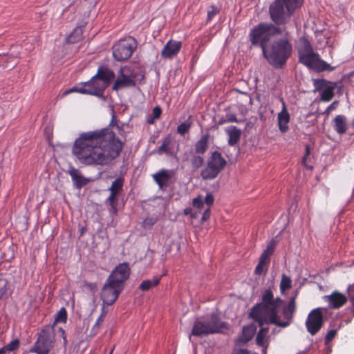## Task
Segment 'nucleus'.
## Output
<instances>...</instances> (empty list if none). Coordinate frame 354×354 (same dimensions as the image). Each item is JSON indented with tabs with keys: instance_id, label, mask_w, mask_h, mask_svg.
I'll list each match as a JSON object with an SVG mask.
<instances>
[{
	"instance_id": "47",
	"label": "nucleus",
	"mask_w": 354,
	"mask_h": 354,
	"mask_svg": "<svg viewBox=\"0 0 354 354\" xmlns=\"http://www.w3.org/2000/svg\"><path fill=\"white\" fill-rule=\"evenodd\" d=\"M266 265L267 264L264 263L259 261L254 270L255 274L259 275L261 274L263 272V267L266 266Z\"/></svg>"
},
{
	"instance_id": "61",
	"label": "nucleus",
	"mask_w": 354,
	"mask_h": 354,
	"mask_svg": "<svg viewBox=\"0 0 354 354\" xmlns=\"http://www.w3.org/2000/svg\"><path fill=\"white\" fill-rule=\"evenodd\" d=\"M352 125L354 127V120L352 121Z\"/></svg>"
},
{
	"instance_id": "23",
	"label": "nucleus",
	"mask_w": 354,
	"mask_h": 354,
	"mask_svg": "<svg viewBox=\"0 0 354 354\" xmlns=\"http://www.w3.org/2000/svg\"><path fill=\"white\" fill-rule=\"evenodd\" d=\"M134 77H130L122 74L121 77H118L115 81L113 89L118 90L121 88L134 87L136 85V81L133 79Z\"/></svg>"
},
{
	"instance_id": "16",
	"label": "nucleus",
	"mask_w": 354,
	"mask_h": 354,
	"mask_svg": "<svg viewBox=\"0 0 354 354\" xmlns=\"http://www.w3.org/2000/svg\"><path fill=\"white\" fill-rule=\"evenodd\" d=\"M183 161L188 162L190 164L192 171H196L204 165L205 159L203 156L189 150L183 153Z\"/></svg>"
},
{
	"instance_id": "48",
	"label": "nucleus",
	"mask_w": 354,
	"mask_h": 354,
	"mask_svg": "<svg viewBox=\"0 0 354 354\" xmlns=\"http://www.w3.org/2000/svg\"><path fill=\"white\" fill-rule=\"evenodd\" d=\"M6 281L4 280H0V299L6 292Z\"/></svg>"
},
{
	"instance_id": "6",
	"label": "nucleus",
	"mask_w": 354,
	"mask_h": 354,
	"mask_svg": "<svg viewBox=\"0 0 354 354\" xmlns=\"http://www.w3.org/2000/svg\"><path fill=\"white\" fill-rule=\"evenodd\" d=\"M227 324L222 322L217 313H213L209 317L197 319L194 324L192 335L203 337L209 334L218 333L227 328Z\"/></svg>"
},
{
	"instance_id": "52",
	"label": "nucleus",
	"mask_w": 354,
	"mask_h": 354,
	"mask_svg": "<svg viewBox=\"0 0 354 354\" xmlns=\"http://www.w3.org/2000/svg\"><path fill=\"white\" fill-rule=\"evenodd\" d=\"M232 354H250V351L245 348L234 349Z\"/></svg>"
},
{
	"instance_id": "22",
	"label": "nucleus",
	"mask_w": 354,
	"mask_h": 354,
	"mask_svg": "<svg viewBox=\"0 0 354 354\" xmlns=\"http://www.w3.org/2000/svg\"><path fill=\"white\" fill-rule=\"evenodd\" d=\"M210 135L206 133L203 135L194 145L189 151L203 156L208 149V142Z\"/></svg>"
},
{
	"instance_id": "54",
	"label": "nucleus",
	"mask_w": 354,
	"mask_h": 354,
	"mask_svg": "<svg viewBox=\"0 0 354 354\" xmlns=\"http://www.w3.org/2000/svg\"><path fill=\"white\" fill-rule=\"evenodd\" d=\"M59 332L61 333L62 337L63 338L64 340V345L66 347L67 345V340L65 330L62 328H59Z\"/></svg>"
},
{
	"instance_id": "3",
	"label": "nucleus",
	"mask_w": 354,
	"mask_h": 354,
	"mask_svg": "<svg viewBox=\"0 0 354 354\" xmlns=\"http://www.w3.org/2000/svg\"><path fill=\"white\" fill-rule=\"evenodd\" d=\"M292 45L286 38L274 41L263 49V55L268 63L277 68H281L290 56Z\"/></svg>"
},
{
	"instance_id": "46",
	"label": "nucleus",
	"mask_w": 354,
	"mask_h": 354,
	"mask_svg": "<svg viewBox=\"0 0 354 354\" xmlns=\"http://www.w3.org/2000/svg\"><path fill=\"white\" fill-rule=\"evenodd\" d=\"M204 203H205L209 207L214 203V196L211 193H208L205 198H203Z\"/></svg>"
},
{
	"instance_id": "7",
	"label": "nucleus",
	"mask_w": 354,
	"mask_h": 354,
	"mask_svg": "<svg viewBox=\"0 0 354 354\" xmlns=\"http://www.w3.org/2000/svg\"><path fill=\"white\" fill-rule=\"evenodd\" d=\"M100 74H96L92 79L83 83L82 86H74L65 91L62 96H65L72 92H78L83 94L95 95L99 97H103L104 91L108 87L107 82H104L99 77Z\"/></svg>"
},
{
	"instance_id": "25",
	"label": "nucleus",
	"mask_w": 354,
	"mask_h": 354,
	"mask_svg": "<svg viewBox=\"0 0 354 354\" xmlns=\"http://www.w3.org/2000/svg\"><path fill=\"white\" fill-rule=\"evenodd\" d=\"M229 136L228 144L230 146L236 145L241 139V131L235 126H230L226 129Z\"/></svg>"
},
{
	"instance_id": "40",
	"label": "nucleus",
	"mask_w": 354,
	"mask_h": 354,
	"mask_svg": "<svg viewBox=\"0 0 354 354\" xmlns=\"http://www.w3.org/2000/svg\"><path fill=\"white\" fill-rule=\"evenodd\" d=\"M67 319V313L64 308H62L55 317L56 322H65Z\"/></svg>"
},
{
	"instance_id": "42",
	"label": "nucleus",
	"mask_w": 354,
	"mask_h": 354,
	"mask_svg": "<svg viewBox=\"0 0 354 354\" xmlns=\"http://www.w3.org/2000/svg\"><path fill=\"white\" fill-rule=\"evenodd\" d=\"M218 9L214 6H212L210 10L207 12V21H210L218 13Z\"/></svg>"
},
{
	"instance_id": "38",
	"label": "nucleus",
	"mask_w": 354,
	"mask_h": 354,
	"mask_svg": "<svg viewBox=\"0 0 354 354\" xmlns=\"http://www.w3.org/2000/svg\"><path fill=\"white\" fill-rule=\"evenodd\" d=\"M162 110L160 106H157L153 109L152 114L149 115L147 122L149 124H153L154 120L158 119L160 117Z\"/></svg>"
},
{
	"instance_id": "53",
	"label": "nucleus",
	"mask_w": 354,
	"mask_h": 354,
	"mask_svg": "<svg viewBox=\"0 0 354 354\" xmlns=\"http://www.w3.org/2000/svg\"><path fill=\"white\" fill-rule=\"evenodd\" d=\"M209 216H210V209H209V207H208L207 209L205 210V212L203 214L202 221H207V219H209Z\"/></svg>"
},
{
	"instance_id": "4",
	"label": "nucleus",
	"mask_w": 354,
	"mask_h": 354,
	"mask_svg": "<svg viewBox=\"0 0 354 354\" xmlns=\"http://www.w3.org/2000/svg\"><path fill=\"white\" fill-rule=\"evenodd\" d=\"M303 4V0H274L269 7L272 21L276 25L288 23L295 10Z\"/></svg>"
},
{
	"instance_id": "55",
	"label": "nucleus",
	"mask_w": 354,
	"mask_h": 354,
	"mask_svg": "<svg viewBox=\"0 0 354 354\" xmlns=\"http://www.w3.org/2000/svg\"><path fill=\"white\" fill-rule=\"evenodd\" d=\"M227 118L225 122H237L236 117L234 114L227 115Z\"/></svg>"
},
{
	"instance_id": "1",
	"label": "nucleus",
	"mask_w": 354,
	"mask_h": 354,
	"mask_svg": "<svg viewBox=\"0 0 354 354\" xmlns=\"http://www.w3.org/2000/svg\"><path fill=\"white\" fill-rule=\"evenodd\" d=\"M111 126L118 127L114 115L109 127L79 135L73 145L72 154L80 163L86 166H105L120 156L122 143Z\"/></svg>"
},
{
	"instance_id": "8",
	"label": "nucleus",
	"mask_w": 354,
	"mask_h": 354,
	"mask_svg": "<svg viewBox=\"0 0 354 354\" xmlns=\"http://www.w3.org/2000/svg\"><path fill=\"white\" fill-rule=\"evenodd\" d=\"M53 326H45L38 334V337L30 352L37 354H48L53 348L55 342Z\"/></svg>"
},
{
	"instance_id": "58",
	"label": "nucleus",
	"mask_w": 354,
	"mask_h": 354,
	"mask_svg": "<svg viewBox=\"0 0 354 354\" xmlns=\"http://www.w3.org/2000/svg\"><path fill=\"white\" fill-rule=\"evenodd\" d=\"M306 328H307L308 331L310 332V314H308V317L306 318Z\"/></svg>"
},
{
	"instance_id": "57",
	"label": "nucleus",
	"mask_w": 354,
	"mask_h": 354,
	"mask_svg": "<svg viewBox=\"0 0 354 354\" xmlns=\"http://www.w3.org/2000/svg\"><path fill=\"white\" fill-rule=\"evenodd\" d=\"M184 214H185V215H190L193 218L196 217V214H192V209L190 207L185 208L184 209Z\"/></svg>"
},
{
	"instance_id": "19",
	"label": "nucleus",
	"mask_w": 354,
	"mask_h": 354,
	"mask_svg": "<svg viewBox=\"0 0 354 354\" xmlns=\"http://www.w3.org/2000/svg\"><path fill=\"white\" fill-rule=\"evenodd\" d=\"M181 46L180 41L170 40L163 47L161 56L165 59H171L179 53Z\"/></svg>"
},
{
	"instance_id": "26",
	"label": "nucleus",
	"mask_w": 354,
	"mask_h": 354,
	"mask_svg": "<svg viewBox=\"0 0 354 354\" xmlns=\"http://www.w3.org/2000/svg\"><path fill=\"white\" fill-rule=\"evenodd\" d=\"M156 152L160 155L162 153H165L169 156L173 155V144L169 136L163 139L161 145L157 149Z\"/></svg>"
},
{
	"instance_id": "10",
	"label": "nucleus",
	"mask_w": 354,
	"mask_h": 354,
	"mask_svg": "<svg viewBox=\"0 0 354 354\" xmlns=\"http://www.w3.org/2000/svg\"><path fill=\"white\" fill-rule=\"evenodd\" d=\"M136 48V40L131 37H129L120 40L113 46V55L119 62L126 61L130 58Z\"/></svg>"
},
{
	"instance_id": "24",
	"label": "nucleus",
	"mask_w": 354,
	"mask_h": 354,
	"mask_svg": "<svg viewBox=\"0 0 354 354\" xmlns=\"http://www.w3.org/2000/svg\"><path fill=\"white\" fill-rule=\"evenodd\" d=\"M283 104V109L278 114V124L280 131L282 133H285L288 130V124L290 121V115L287 111L285 102L281 100Z\"/></svg>"
},
{
	"instance_id": "34",
	"label": "nucleus",
	"mask_w": 354,
	"mask_h": 354,
	"mask_svg": "<svg viewBox=\"0 0 354 354\" xmlns=\"http://www.w3.org/2000/svg\"><path fill=\"white\" fill-rule=\"evenodd\" d=\"M333 82L327 81L324 79H316L313 80V86L315 87L314 91L321 92L325 89L328 85H330Z\"/></svg>"
},
{
	"instance_id": "43",
	"label": "nucleus",
	"mask_w": 354,
	"mask_h": 354,
	"mask_svg": "<svg viewBox=\"0 0 354 354\" xmlns=\"http://www.w3.org/2000/svg\"><path fill=\"white\" fill-rule=\"evenodd\" d=\"M347 291L348 297L352 304L354 306V283L348 287Z\"/></svg>"
},
{
	"instance_id": "28",
	"label": "nucleus",
	"mask_w": 354,
	"mask_h": 354,
	"mask_svg": "<svg viewBox=\"0 0 354 354\" xmlns=\"http://www.w3.org/2000/svg\"><path fill=\"white\" fill-rule=\"evenodd\" d=\"M83 26L76 27L66 38L67 43L75 44L81 41L83 38Z\"/></svg>"
},
{
	"instance_id": "41",
	"label": "nucleus",
	"mask_w": 354,
	"mask_h": 354,
	"mask_svg": "<svg viewBox=\"0 0 354 354\" xmlns=\"http://www.w3.org/2000/svg\"><path fill=\"white\" fill-rule=\"evenodd\" d=\"M193 205L198 209H202L204 205L203 198L201 196L195 198L193 200Z\"/></svg>"
},
{
	"instance_id": "17",
	"label": "nucleus",
	"mask_w": 354,
	"mask_h": 354,
	"mask_svg": "<svg viewBox=\"0 0 354 354\" xmlns=\"http://www.w3.org/2000/svg\"><path fill=\"white\" fill-rule=\"evenodd\" d=\"M174 175L173 170L162 169L153 175L154 181L158 185L159 189L165 190L169 185L170 180Z\"/></svg>"
},
{
	"instance_id": "31",
	"label": "nucleus",
	"mask_w": 354,
	"mask_h": 354,
	"mask_svg": "<svg viewBox=\"0 0 354 354\" xmlns=\"http://www.w3.org/2000/svg\"><path fill=\"white\" fill-rule=\"evenodd\" d=\"M160 277H154L153 279L144 280L140 283L139 289L142 291H147L152 287L156 286L160 283Z\"/></svg>"
},
{
	"instance_id": "49",
	"label": "nucleus",
	"mask_w": 354,
	"mask_h": 354,
	"mask_svg": "<svg viewBox=\"0 0 354 354\" xmlns=\"http://www.w3.org/2000/svg\"><path fill=\"white\" fill-rule=\"evenodd\" d=\"M275 246H276V243L274 241H272L266 247V249L265 250V251L268 253V254H270L271 255L272 254V253L274 252V248H275Z\"/></svg>"
},
{
	"instance_id": "20",
	"label": "nucleus",
	"mask_w": 354,
	"mask_h": 354,
	"mask_svg": "<svg viewBox=\"0 0 354 354\" xmlns=\"http://www.w3.org/2000/svg\"><path fill=\"white\" fill-rule=\"evenodd\" d=\"M323 314L320 308L311 310V335H315L322 327Z\"/></svg>"
},
{
	"instance_id": "60",
	"label": "nucleus",
	"mask_w": 354,
	"mask_h": 354,
	"mask_svg": "<svg viewBox=\"0 0 354 354\" xmlns=\"http://www.w3.org/2000/svg\"><path fill=\"white\" fill-rule=\"evenodd\" d=\"M263 254H264V255L268 257L269 259H270V257L271 256L270 254L267 253L265 250L263 252Z\"/></svg>"
},
{
	"instance_id": "45",
	"label": "nucleus",
	"mask_w": 354,
	"mask_h": 354,
	"mask_svg": "<svg viewBox=\"0 0 354 354\" xmlns=\"http://www.w3.org/2000/svg\"><path fill=\"white\" fill-rule=\"evenodd\" d=\"M337 334L336 330H330L326 337H325V342L326 344L329 343L334 337H335Z\"/></svg>"
},
{
	"instance_id": "35",
	"label": "nucleus",
	"mask_w": 354,
	"mask_h": 354,
	"mask_svg": "<svg viewBox=\"0 0 354 354\" xmlns=\"http://www.w3.org/2000/svg\"><path fill=\"white\" fill-rule=\"evenodd\" d=\"M123 178H118L112 182L111 187L109 188L110 192L119 194L122 191Z\"/></svg>"
},
{
	"instance_id": "56",
	"label": "nucleus",
	"mask_w": 354,
	"mask_h": 354,
	"mask_svg": "<svg viewBox=\"0 0 354 354\" xmlns=\"http://www.w3.org/2000/svg\"><path fill=\"white\" fill-rule=\"evenodd\" d=\"M259 261L268 264L270 261V259L262 253Z\"/></svg>"
},
{
	"instance_id": "15",
	"label": "nucleus",
	"mask_w": 354,
	"mask_h": 354,
	"mask_svg": "<svg viewBox=\"0 0 354 354\" xmlns=\"http://www.w3.org/2000/svg\"><path fill=\"white\" fill-rule=\"evenodd\" d=\"M324 298L328 302L329 308L333 309H339L347 302L346 296L337 290L333 291L330 295H325Z\"/></svg>"
},
{
	"instance_id": "5",
	"label": "nucleus",
	"mask_w": 354,
	"mask_h": 354,
	"mask_svg": "<svg viewBox=\"0 0 354 354\" xmlns=\"http://www.w3.org/2000/svg\"><path fill=\"white\" fill-rule=\"evenodd\" d=\"M284 31V28H281L271 23L261 22L250 30L249 39L251 46H259L263 51L267 47V44L272 37L275 35H282Z\"/></svg>"
},
{
	"instance_id": "29",
	"label": "nucleus",
	"mask_w": 354,
	"mask_h": 354,
	"mask_svg": "<svg viewBox=\"0 0 354 354\" xmlns=\"http://www.w3.org/2000/svg\"><path fill=\"white\" fill-rule=\"evenodd\" d=\"M336 88V84L332 83L328 85L325 89L322 90L320 93V100L323 102H329L332 100L334 96V90Z\"/></svg>"
},
{
	"instance_id": "21",
	"label": "nucleus",
	"mask_w": 354,
	"mask_h": 354,
	"mask_svg": "<svg viewBox=\"0 0 354 354\" xmlns=\"http://www.w3.org/2000/svg\"><path fill=\"white\" fill-rule=\"evenodd\" d=\"M68 173L72 178L73 185L77 189H81L89 182V179L85 178L82 174L81 171L75 167H71L68 171Z\"/></svg>"
},
{
	"instance_id": "37",
	"label": "nucleus",
	"mask_w": 354,
	"mask_h": 354,
	"mask_svg": "<svg viewBox=\"0 0 354 354\" xmlns=\"http://www.w3.org/2000/svg\"><path fill=\"white\" fill-rule=\"evenodd\" d=\"M190 117L188 118L187 120L185 122L181 123L180 125H178L177 128V132L180 134L181 136L185 135L186 133H187L191 127H192V122L189 121Z\"/></svg>"
},
{
	"instance_id": "33",
	"label": "nucleus",
	"mask_w": 354,
	"mask_h": 354,
	"mask_svg": "<svg viewBox=\"0 0 354 354\" xmlns=\"http://www.w3.org/2000/svg\"><path fill=\"white\" fill-rule=\"evenodd\" d=\"M118 195V194H117L111 192L109 197L106 201V203L109 204L110 206L109 212L114 214H116L118 212V208H117L118 203V200L117 198Z\"/></svg>"
},
{
	"instance_id": "62",
	"label": "nucleus",
	"mask_w": 354,
	"mask_h": 354,
	"mask_svg": "<svg viewBox=\"0 0 354 354\" xmlns=\"http://www.w3.org/2000/svg\"><path fill=\"white\" fill-rule=\"evenodd\" d=\"M112 353H113V350H111V353H110V354H112Z\"/></svg>"
},
{
	"instance_id": "2",
	"label": "nucleus",
	"mask_w": 354,
	"mask_h": 354,
	"mask_svg": "<svg viewBox=\"0 0 354 354\" xmlns=\"http://www.w3.org/2000/svg\"><path fill=\"white\" fill-rule=\"evenodd\" d=\"M297 290L290 297L287 304L279 297L274 298L270 288L266 289L262 295L261 302L257 304L251 308L249 317L258 322L261 329L257 334L255 342L257 346L262 348V354H267L270 344L268 336L269 328L263 327V324H274L285 328L290 325L296 310L295 299Z\"/></svg>"
},
{
	"instance_id": "14",
	"label": "nucleus",
	"mask_w": 354,
	"mask_h": 354,
	"mask_svg": "<svg viewBox=\"0 0 354 354\" xmlns=\"http://www.w3.org/2000/svg\"><path fill=\"white\" fill-rule=\"evenodd\" d=\"M335 68L323 60L319 55L311 49V71L317 73L330 72Z\"/></svg>"
},
{
	"instance_id": "39",
	"label": "nucleus",
	"mask_w": 354,
	"mask_h": 354,
	"mask_svg": "<svg viewBox=\"0 0 354 354\" xmlns=\"http://www.w3.org/2000/svg\"><path fill=\"white\" fill-rule=\"evenodd\" d=\"M20 344V342L18 339H15L12 340L10 343L6 345L5 347L6 348L7 351L10 354L11 352H14L16 351Z\"/></svg>"
},
{
	"instance_id": "13",
	"label": "nucleus",
	"mask_w": 354,
	"mask_h": 354,
	"mask_svg": "<svg viewBox=\"0 0 354 354\" xmlns=\"http://www.w3.org/2000/svg\"><path fill=\"white\" fill-rule=\"evenodd\" d=\"M299 62L310 68V42L304 36L301 37L297 44Z\"/></svg>"
},
{
	"instance_id": "27",
	"label": "nucleus",
	"mask_w": 354,
	"mask_h": 354,
	"mask_svg": "<svg viewBox=\"0 0 354 354\" xmlns=\"http://www.w3.org/2000/svg\"><path fill=\"white\" fill-rule=\"evenodd\" d=\"M335 130L339 134L346 131V118L343 115H338L334 119Z\"/></svg>"
},
{
	"instance_id": "59",
	"label": "nucleus",
	"mask_w": 354,
	"mask_h": 354,
	"mask_svg": "<svg viewBox=\"0 0 354 354\" xmlns=\"http://www.w3.org/2000/svg\"><path fill=\"white\" fill-rule=\"evenodd\" d=\"M0 354H9L5 346L0 348Z\"/></svg>"
},
{
	"instance_id": "44",
	"label": "nucleus",
	"mask_w": 354,
	"mask_h": 354,
	"mask_svg": "<svg viewBox=\"0 0 354 354\" xmlns=\"http://www.w3.org/2000/svg\"><path fill=\"white\" fill-rule=\"evenodd\" d=\"M157 221V219L155 218H147L143 221V226L145 227H152Z\"/></svg>"
},
{
	"instance_id": "50",
	"label": "nucleus",
	"mask_w": 354,
	"mask_h": 354,
	"mask_svg": "<svg viewBox=\"0 0 354 354\" xmlns=\"http://www.w3.org/2000/svg\"><path fill=\"white\" fill-rule=\"evenodd\" d=\"M338 101L335 100L333 102H332L326 109V113H330L331 111L335 109L338 106Z\"/></svg>"
},
{
	"instance_id": "11",
	"label": "nucleus",
	"mask_w": 354,
	"mask_h": 354,
	"mask_svg": "<svg viewBox=\"0 0 354 354\" xmlns=\"http://www.w3.org/2000/svg\"><path fill=\"white\" fill-rule=\"evenodd\" d=\"M122 290V287L106 279L100 293V298L104 305L111 306L113 304Z\"/></svg>"
},
{
	"instance_id": "30",
	"label": "nucleus",
	"mask_w": 354,
	"mask_h": 354,
	"mask_svg": "<svg viewBox=\"0 0 354 354\" xmlns=\"http://www.w3.org/2000/svg\"><path fill=\"white\" fill-rule=\"evenodd\" d=\"M97 74H100L99 77H100L102 81L107 82L108 86L115 77L113 71L104 67H100Z\"/></svg>"
},
{
	"instance_id": "32",
	"label": "nucleus",
	"mask_w": 354,
	"mask_h": 354,
	"mask_svg": "<svg viewBox=\"0 0 354 354\" xmlns=\"http://www.w3.org/2000/svg\"><path fill=\"white\" fill-rule=\"evenodd\" d=\"M106 313H107L106 311L104 310V308L103 307L102 309L101 315H100L98 319L96 320L94 326L92 327V328L91 330L90 336H95L98 333L100 326L105 319Z\"/></svg>"
},
{
	"instance_id": "18",
	"label": "nucleus",
	"mask_w": 354,
	"mask_h": 354,
	"mask_svg": "<svg viewBox=\"0 0 354 354\" xmlns=\"http://www.w3.org/2000/svg\"><path fill=\"white\" fill-rule=\"evenodd\" d=\"M257 331V326L254 324L245 326L242 328L241 335L236 340V346L241 347L250 342Z\"/></svg>"
},
{
	"instance_id": "51",
	"label": "nucleus",
	"mask_w": 354,
	"mask_h": 354,
	"mask_svg": "<svg viewBox=\"0 0 354 354\" xmlns=\"http://www.w3.org/2000/svg\"><path fill=\"white\" fill-rule=\"evenodd\" d=\"M310 154V145H307L306 146V155L304 156L303 158V160H302V163L303 165L306 167H308L307 165H306V161H307V157Z\"/></svg>"
},
{
	"instance_id": "36",
	"label": "nucleus",
	"mask_w": 354,
	"mask_h": 354,
	"mask_svg": "<svg viewBox=\"0 0 354 354\" xmlns=\"http://www.w3.org/2000/svg\"><path fill=\"white\" fill-rule=\"evenodd\" d=\"M292 287V280L291 279L283 274L281 276V280L280 283V290L281 293H284L286 290L290 289Z\"/></svg>"
},
{
	"instance_id": "9",
	"label": "nucleus",
	"mask_w": 354,
	"mask_h": 354,
	"mask_svg": "<svg viewBox=\"0 0 354 354\" xmlns=\"http://www.w3.org/2000/svg\"><path fill=\"white\" fill-rule=\"evenodd\" d=\"M226 160L217 151L212 152L207 161L206 167L201 171V176L203 180L216 178L219 173L225 168Z\"/></svg>"
},
{
	"instance_id": "12",
	"label": "nucleus",
	"mask_w": 354,
	"mask_h": 354,
	"mask_svg": "<svg viewBox=\"0 0 354 354\" xmlns=\"http://www.w3.org/2000/svg\"><path fill=\"white\" fill-rule=\"evenodd\" d=\"M130 272L128 263H120L111 272L107 280L124 288V283L129 279Z\"/></svg>"
}]
</instances>
